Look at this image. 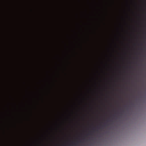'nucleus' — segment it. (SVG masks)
I'll list each match as a JSON object with an SVG mask.
<instances>
[{"instance_id":"1","label":"nucleus","mask_w":146,"mask_h":146,"mask_svg":"<svg viewBox=\"0 0 146 146\" xmlns=\"http://www.w3.org/2000/svg\"><path fill=\"white\" fill-rule=\"evenodd\" d=\"M74 145H76V144L75 143H74Z\"/></svg>"}]
</instances>
